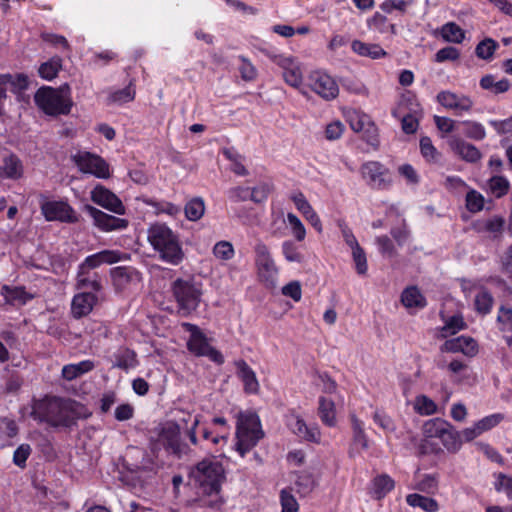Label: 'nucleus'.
Segmentation results:
<instances>
[{
  "instance_id": "13",
  "label": "nucleus",
  "mask_w": 512,
  "mask_h": 512,
  "mask_svg": "<svg viewBox=\"0 0 512 512\" xmlns=\"http://www.w3.org/2000/svg\"><path fill=\"white\" fill-rule=\"evenodd\" d=\"M308 85L324 100H333L339 94L337 82L324 71H314L308 77Z\"/></svg>"
},
{
  "instance_id": "43",
  "label": "nucleus",
  "mask_w": 512,
  "mask_h": 512,
  "mask_svg": "<svg viewBox=\"0 0 512 512\" xmlns=\"http://www.w3.org/2000/svg\"><path fill=\"white\" fill-rule=\"evenodd\" d=\"M62 68V60L59 57H53L47 62H44L39 67V75L45 80L54 79L60 69Z\"/></svg>"
},
{
  "instance_id": "25",
  "label": "nucleus",
  "mask_w": 512,
  "mask_h": 512,
  "mask_svg": "<svg viewBox=\"0 0 512 512\" xmlns=\"http://www.w3.org/2000/svg\"><path fill=\"white\" fill-rule=\"evenodd\" d=\"M176 424L180 425V430L182 428H186L187 435L193 445H197L198 440L196 437V428L200 423L199 415L192 416L189 412H185L183 410H178Z\"/></svg>"
},
{
  "instance_id": "6",
  "label": "nucleus",
  "mask_w": 512,
  "mask_h": 512,
  "mask_svg": "<svg viewBox=\"0 0 512 512\" xmlns=\"http://www.w3.org/2000/svg\"><path fill=\"white\" fill-rule=\"evenodd\" d=\"M172 292L182 315H189L198 307L201 291L191 280H175L172 284Z\"/></svg>"
},
{
  "instance_id": "60",
  "label": "nucleus",
  "mask_w": 512,
  "mask_h": 512,
  "mask_svg": "<svg viewBox=\"0 0 512 512\" xmlns=\"http://www.w3.org/2000/svg\"><path fill=\"white\" fill-rule=\"evenodd\" d=\"M496 47H497V44L494 40L485 39L477 45L476 55L479 58L488 59L493 55Z\"/></svg>"
},
{
  "instance_id": "46",
  "label": "nucleus",
  "mask_w": 512,
  "mask_h": 512,
  "mask_svg": "<svg viewBox=\"0 0 512 512\" xmlns=\"http://www.w3.org/2000/svg\"><path fill=\"white\" fill-rule=\"evenodd\" d=\"M2 295L7 302L13 305H22L31 299V296H29L22 288L10 289L5 286L2 288Z\"/></svg>"
},
{
  "instance_id": "47",
  "label": "nucleus",
  "mask_w": 512,
  "mask_h": 512,
  "mask_svg": "<svg viewBox=\"0 0 512 512\" xmlns=\"http://www.w3.org/2000/svg\"><path fill=\"white\" fill-rule=\"evenodd\" d=\"M213 255L218 260L228 261L234 257L235 250L229 241H219L213 247Z\"/></svg>"
},
{
  "instance_id": "19",
  "label": "nucleus",
  "mask_w": 512,
  "mask_h": 512,
  "mask_svg": "<svg viewBox=\"0 0 512 512\" xmlns=\"http://www.w3.org/2000/svg\"><path fill=\"white\" fill-rule=\"evenodd\" d=\"M41 211L48 221L75 222L73 209L63 201H48L41 205Z\"/></svg>"
},
{
  "instance_id": "38",
  "label": "nucleus",
  "mask_w": 512,
  "mask_h": 512,
  "mask_svg": "<svg viewBox=\"0 0 512 512\" xmlns=\"http://www.w3.org/2000/svg\"><path fill=\"white\" fill-rule=\"evenodd\" d=\"M135 95L136 91L134 84L130 82L128 86H126L125 88L110 92L108 101L111 104L123 105L125 103L133 101Z\"/></svg>"
},
{
  "instance_id": "24",
  "label": "nucleus",
  "mask_w": 512,
  "mask_h": 512,
  "mask_svg": "<svg viewBox=\"0 0 512 512\" xmlns=\"http://www.w3.org/2000/svg\"><path fill=\"white\" fill-rule=\"evenodd\" d=\"M452 150L464 161L475 163L482 158V154L479 149L460 139L451 142Z\"/></svg>"
},
{
  "instance_id": "59",
  "label": "nucleus",
  "mask_w": 512,
  "mask_h": 512,
  "mask_svg": "<svg viewBox=\"0 0 512 512\" xmlns=\"http://www.w3.org/2000/svg\"><path fill=\"white\" fill-rule=\"evenodd\" d=\"M280 502L282 506V512H297L298 503L295 497L288 491L282 490L280 493Z\"/></svg>"
},
{
  "instance_id": "31",
  "label": "nucleus",
  "mask_w": 512,
  "mask_h": 512,
  "mask_svg": "<svg viewBox=\"0 0 512 512\" xmlns=\"http://www.w3.org/2000/svg\"><path fill=\"white\" fill-rule=\"evenodd\" d=\"M484 188L495 198H502L508 193L510 182L505 176L495 174L487 180Z\"/></svg>"
},
{
  "instance_id": "32",
  "label": "nucleus",
  "mask_w": 512,
  "mask_h": 512,
  "mask_svg": "<svg viewBox=\"0 0 512 512\" xmlns=\"http://www.w3.org/2000/svg\"><path fill=\"white\" fill-rule=\"evenodd\" d=\"M112 366L115 368L129 370L137 366V356L133 350L128 348H119L113 355Z\"/></svg>"
},
{
  "instance_id": "49",
  "label": "nucleus",
  "mask_w": 512,
  "mask_h": 512,
  "mask_svg": "<svg viewBox=\"0 0 512 512\" xmlns=\"http://www.w3.org/2000/svg\"><path fill=\"white\" fill-rule=\"evenodd\" d=\"M77 288H89L94 291H98L101 288V285L99 281L96 279V276L91 278L88 275L87 270H82L81 267H79L78 275H77Z\"/></svg>"
},
{
  "instance_id": "3",
  "label": "nucleus",
  "mask_w": 512,
  "mask_h": 512,
  "mask_svg": "<svg viewBox=\"0 0 512 512\" xmlns=\"http://www.w3.org/2000/svg\"><path fill=\"white\" fill-rule=\"evenodd\" d=\"M263 437L260 420L254 413L238 414L236 425L235 450L244 457Z\"/></svg>"
},
{
  "instance_id": "64",
  "label": "nucleus",
  "mask_w": 512,
  "mask_h": 512,
  "mask_svg": "<svg viewBox=\"0 0 512 512\" xmlns=\"http://www.w3.org/2000/svg\"><path fill=\"white\" fill-rule=\"evenodd\" d=\"M497 320L503 331L512 332V310L510 308L501 307Z\"/></svg>"
},
{
  "instance_id": "58",
  "label": "nucleus",
  "mask_w": 512,
  "mask_h": 512,
  "mask_svg": "<svg viewBox=\"0 0 512 512\" xmlns=\"http://www.w3.org/2000/svg\"><path fill=\"white\" fill-rule=\"evenodd\" d=\"M373 420L386 432H394L396 429L394 421L383 411L376 410L373 414Z\"/></svg>"
},
{
  "instance_id": "34",
  "label": "nucleus",
  "mask_w": 512,
  "mask_h": 512,
  "mask_svg": "<svg viewBox=\"0 0 512 512\" xmlns=\"http://www.w3.org/2000/svg\"><path fill=\"white\" fill-rule=\"evenodd\" d=\"M401 302L407 309H422L426 300L416 287L406 288L401 295Z\"/></svg>"
},
{
  "instance_id": "40",
  "label": "nucleus",
  "mask_w": 512,
  "mask_h": 512,
  "mask_svg": "<svg viewBox=\"0 0 512 512\" xmlns=\"http://www.w3.org/2000/svg\"><path fill=\"white\" fill-rule=\"evenodd\" d=\"M393 488L394 480L390 476L383 474L374 478L372 493L375 498L381 499Z\"/></svg>"
},
{
  "instance_id": "52",
  "label": "nucleus",
  "mask_w": 512,
  "mask_h": 512,
  "mask_svg": "<svg viewBox=\"0 0 512 512\" xmlns=\"http://www.w3.org/2000/svg\"><path fill=\"white\" fill-rule=\"evenodd\" d=\"M494 487L496 491L504 492L508 499L512 500V476L503 473L496 474Z\"/></svg>"
},
{
  "instance_id": "44",
  "label": "nucleus",
  "mask_w": 512,
  "mask_h": 512,
  "mask_svg": "<svg viewBox=\"0 0 512 512\" xmlns=\"http://www.w3.org/2000/svg\"><path fill=\"white\" fill-rule=\"evenodd\" d=\"M441 35L445 41L457 44L461 43L465 38L464 31L453 22L442 26Z\"/></svg>"
},
{
  "instance_id": "50",
  "label": "nucleus",
  "mask_w": 512,
  "mask_h": 512,
  "mask_svg": "<svg viewBox=\"0 0 512 512\" xmlns=\"http://www.w3.org/2000/svg\"><path fill=\"white\" fill-rule=\"evenodd\" d=\"M504 414L502 413H494L488 416L483 417L482 419L475 422L480 429V432L483 434L487 431H490L497 425H499L504 420Z\"/></svg>"
},
{
  "instance_id": "23",
  "label": "nucleus",
  "mask_w": 512,
  "mask_h": 512,
  "mask_svg": "<svg viewBox=\"0 0 512 512\" xmlns=\"http://www.w3.org/2000/svg\"><path fill=\"white\" fill-rule=\"evenodd\" d=\"M237 375L241 379L244 391L249 394H256L259 391V382L255 372L245 361L236 362Z\"/></svg>"
},
{
  "instance_id": "45",
  "label": "nucleus",
  "mask_w": 512,
  "mask_h": 512,
  "mask_svg": "<svg viewBox=\"0 0 512 512\" xmlns=\"http://www.w3.org/2000/svg\"><path fill=\"white\" fill-rule=\"evenodd\" d=\"M493 305L492 295L485 289L481 288L477 291L474 300L475 310L480 314H488Z\"/></svg>"
},
{
  "instance_id": "61",
  "label": "nucleus",
  "mask_w": 512,
  "mask_h": 512,
  "mask_svg": "<svg viewBox=\"0 0 512 512\" xmlns=\"http://www.w3.org/2000/svg\"><path fill=\"white\" fill-rule=\"evenodd\" d=\"M241 64L239 65V72L241 78L245 81H253L257 77V70L254 65L246 58L240 57Z\"/></svg>"
},
{
  "instance_id": "14",
  "label": "nucleus",
  "mask_w": 512,
  "mask_h": 512,
  "mask_svg": "<svg viewBox=\"0 0 512 512\" xmlns=\"http://www.w3.org/2000/svg\"><path fill=\"white\" fill-rule=\"evenodd\" d=\"M362 178L374 189H386L391 180L388 176V169L377 161H368L360 168Z\"/></svg>"
},
{
  "instance_id": "5",
  "label": "nucleus",
  "mask_w": 512,
  "mask_h": 512,
  "mask_svg": "<svg viewBox=\"0 0 512 512\" xmlns=\"http://www.w3.org/2000/svg\"><path fill=\"white\" fill-rule=\"evenodd\" d=\"M180 431L179 424L173 421L166 422L155 429V435H151V441L155 443V447L163 446L170 453L182 457L187 455L190 449L181 441Z\"/></svg>"
},
{
  "instance_id": "48",
  "label": "nucleus",
  "mask_w": 512,
  "mask_h": 512,
  "mask_svg": "<svg viewBox=\"0 0 512 512\" xmlns=\"http://www.w3.org/2000/svg\"><path fill=\"white\" fill-rule=\"evenodd\" d=\"M414 409L421 415H431L436 412L437 406L432 399L420 395L415 399Z\"/></svg>"
},
{
  "instance_id": "39",
  "label": "nucleus",
  "mask_w": 512,
  "mask_h": 512,
  "mask_svg": "<svg viewBox=\"0 0 512 512\" xmlns=\"http://www.w3.org/2000/svg\"><path fill=\"white\" fill-rule=\"evenodd\" d=\"M185 216L189 221H198L205 213V203L200 197L189 200L184 208Z\"/></svg>"
},
{
  "instance_id": "4",
  "label": "nucleus",
  "mask_w": 512,
  "mask_h": 512,
  "mask_svg": "<svg viewBox=\"0 0 512 512\" xmlns=\"http://www.w3.org/2000/svg\"><path fill=\"white\" fill-rule=\"evenodd\" d=\"M35 102L41 110L52 116L70 113L73 104L70 89L67 85L59 89L52 87L40 88L35 94Z\"/></svg>"
},
{
  "instance_id": "26",
  "label": "nucleus",
  "mask_w": 512,
  "mask_h": 512,
  "mask_svg": "<svg viewBox=\"0 0 512 512\" xmlns=\"http://www.w3.org/2000/svg\"><path fill=\"white\" fill-rule=\"evenodd\" d=\"M114 285L118 289H124L129 283L139 282V273L130 267H116L111 271Z\"/></svg>"
},
{
  "instance_id": "42",
  "label": "nucleus",
  "mask_w": 512,
  "mask_h": 512,
  "mask_svg": "<svg viewBox=\"0 0 512 512\" xmlns=\"http://www.w3.org/2000/svg\"><path fill=\"white\" fill-rule=\"evenodd\" d=\"M283 223L290 228L292 236L299 242L306 237V229L301 220L293 213H288L286 218L282 219Z\"/></svg>"
},
{
  "instance_id": "27",
  "label": "nucleus",
  "mask_w": 512,
  "mask_h": 512,
  "mask_svg": "<svg viewBox=\"0 0 512 512\" xmlns=\"http://www.w3.org/2000/svg\"><path fill=\"white\" fill-rule=\"evenodd\" d=\"M318 414L322 423L328 427L337 425V412L334 401L326 397H319Z\"/></svg>"
},
{
  "instance_id": "20",
  "label": "nucleus",
  "mask_w": 512,
  "mask_h": 512,
  "mask_svg": "<svg viewBox=\"0 0 512 512\" xmlns=\"http://www.w3.org/2000/svg\"><path fill=\"white\" fill-rule=\"evenodd\" d=\"M441 351L450 353H462L467 357H475L478 354L479 347L476 340L469 336H459L447 340L442 346Z\"/></svg>"
},
{
  "instance_id": "22",
  "label": "nucleus",
  "mask_w": 512,
  "mask_h": 512,
  "mask_svg": "<svg viewBox=\"0 0 512 512\" xmlns=\"http://www.w3.org/2000/svg\"><path fill=\"white\" fill-rule=\"evenodd\" d=\"M97 302V297L91 292H81L76 294L71 302V314L79 319L87 316L93 310Z\"/></svg>"
},
{
  "instance_id": "8",
  "label": "nucleus",
  "mask_w": 512,
  "mask_h": 512,
  "mask_svg": "<svg viewBox=\"0 0 512 512\" xmlns=\"http://www.w3.org/2000/svg\"><path fill=\"white\" fill-rule=\"evenodd\" d=\"M424 430L428 437L439 438L448 451L457 452L462 446L460 432L451 429L444 421L430 420L425 424Z\"/></svg>"
},
{
  "instance_id": "57",
  "label": "nucleus",
  "mask_w": 512,
  "mask_h": 512,
  "mask_svg": "<svg viewBox=\"0 0 512 512\" xmlns=\"http://www.w3.org/2000/svg\"><path fill=\"white\" fill-rule=\"evenodd\" d=\"M393 115L402 122V129L407 134H413L418 128V120L411 114L402 115L399 110H394Z\"/></svg>"
},
{
  "instance_id": "15",
  "label": "nucleus",
  "mask_w": 512,
  "mask_h": 512,
  "mask_svg": "<svg viewBox=\"0 0 512 512\" xmlns=\"http://www.w3.org/2000/svg\"><path fill=\"white\" fill-rule=\"evenodd\" d=\"M436 99L440 105L445 109L453 111L457 116L469 113L474 105L473 100L469 96L449 90L439 92Z\"/></svg>"
},
{
  "instance_id": "53",
  "label": "nucleus",
  "mask_w": 512,
  "mask_h": 512,
  "mask_svg": "<svg viewBox=\"0 0 512 512\" xmlns=\"http://www.w3.org/2000/svg\"><path fill=\"white\" fill-rule=\"evenodd\" d=\"M282 254L284 258L289 262L300 263L303 259L301 253L298 251V247L291 240H286L281 245Z\"/></svg>"
},
{
  "instance_id": "11",
  "label": "nucleus",
  "mask_w": 512,
  "mask_h": 512,
  "mask_svg": "<svg viewBox=\"0 0 512 512\" xmlns=\"http://www.w3.org/2000/svg\"><path fill=\"white\" fill-rule=\"evenodd\" d=\"M182 326L191 334L187 345L192 353L198 356H207L218 364L223 363V355L209 345L206 337L197 326L191 323H183Z\"/></svg>"
},
{
  "instance_id": "51",
  "label": "nucleus",
  "mask_w": 512,
  "mask_h": 512,
  "mask_svg": "<svg viewBox=\"0 0 512 512\" xmlns=\"http://www.w3.org/2000/svg\"><path fill=\"white\" fill-rule=\"evenodd\" d=\"M484 201L483 195L474 189L466 195V207L472 213L481 211L484 208Z\"/></svg>"
},
{
  "instance_id": "10",
  "label": "nucleus",
  "mask_w": 512,
  "mask_h": 512,
  "mask_svg": "<svg viewBox=\"0 0 512 512\" xmlns=\"http://www.w3.org/2000/svg\"><path fill=\"white\" fill-rule=\"evenodd\" d=\"M72 159L83 173L100 179H108L111 176L109 164L99 155L83 151L73 155Z\"/></svg>"
},
{
  "instance_id": "41",
  "label": "nucleus",
  "mask_w": 512,
  "mask_h": 512,
  "mask_svg": "<svg viewBox=\"0 0 512 512\" xmlns=\"http://www.w3.org/2000/svg\"><path fill=\"white\" fill-rule=\"evenodd\" d=\"M444 321L445 324L440 330L441 337L443 338L455 335L457 332L465 329L466 327V323L463 317L459 314L453 315Z\"/></svg>"
},
{
  "instance_id": "29",
  "label": "nucleus",
  "mask_w": 512,
  "mask_h": 512,
  "mask_svg": "<svg viewBox=\"0 0 512 512\" xmlns=\"http://www.w3.org/2000/svg\"><path fill=\"white\" fill-rule=\"evenodd\" d=\"M0 87L18 93L28 87V77L21 73L0 74Z\"/></svg>"
},
{
  "instance_id": "9",
  "label": "nucleus",
  "mask_w": 512,
  "mask_h": 512,
  "mask_svg": "<svg viewBox=\"0 0 512 512\" xmlns=\"http://www.w3.org/2000/svg\"><path fill=\"white\" fill-rule=\"evenodd\" d=\"M255 255L259 278L267 286L274 287L277 283L278 268L271 256L269 248L264 243H257L255 246Z\"/></svg>"
},
{
  "instance_id": "21",
  "label": "nucleus",
  "mask_w": 512,
  "mask_h": 512,
  "mask_svg": "<svg viewBox=\"0 0 512 512\" xmlns=\"http://www.w3.org/2000/svg\"><path fill=\"white\" fill-rule=\"evenodd\" d=\"M351 428H352V443L349 451L350 456L354 452L360 450H367L369 448V438L365 433L364 422L360 420L355 414H350Z\"/></svg>"
},
{
  "instance_id": "36",
  "label": "nucleus",
  "mask_w": 512,
  "mask_h": 512,
  "mask_svg": "<svg viewBox=\"0 0 512 512\" xmlns=\"http://www.w3.org/2000/svg\"><path fill=\"white\" fill-rule=\"evenodd\" d=\"M480 86L494 94H500L509 90L510 82L505 78L497 80L493 75H486L480 80Z\"/></svg>"
},
{
  "instance_id": "18",
  "label": "nucleus",
  "mask_w": 512,
  "mask_h": 512,
  "mask_svg": "<svg viewBox=\"0 0 512 512\" xmlns=\"http://www.w3.org/2000/svg\"><path fill=\"white\" fill-rule=\"evenodd\" d=\"M87 211L93 219L94 225L103 232L124 230L128 227V220L109 215L93 206H87Z\"/></svg>"
},
{
  "instance_id": "17",
  "label": "nucleus",
  "mask_w": 512,
  "mask_h": 512,
  "mask_svg": "<svg viewBox=\"0 0 512 512\" xmlns=\"http://www.w3.org/2000/svg\"><path fill=\"white\" fill-rule=\"evenodd\" d=\"M273 61L283 70V78L288 85L294 88L302 86V70L294 58L285 55H275L273 56Z\"/></svg>"
},
{
  "instance_id": "63",
  "label": "nucleus",
  "mask_w": 512,
  "mask_h": 512,
  "mask_svg": "<svg viewBox=\"0 0 512 512\" xmlns=\"http://www.w3.org/2000/svg\"><path fill=\"white\" fill-rule=\"evenodd\" d=\"M97 254L100 264H114L124 259V254L117 250H103Z\"/></svg>"
},
{
  "instance_id": "56",
  "label": "nucleus",
  "mask_w": 512,
  "mask_h": 512,
  "mask_svg": "<svg viewBox=\"0 0 512 512\" xmlns=\"http://www.w3.org/2000/svg\"><path fill=\"white\" fill-rule=\"evenodd\" d=\"M352 252V258L355 264V269L359 275H366L368 270L367 258L364 250L360 247L354 249Z\"/></svg>"
},
{
  "instance_id": "1",
  "label": "nucleus",
  "mask_w": 512,
  "mask_h": 512,
  "mask_svg": "<svg viewBox=\"0 0 512 512\" xmlns=\"http://www.w3.org/2000/svg\"><path fill=\"white\" fill-rule=\"evenodd\" d=\"M190 478L203 496L199 503L203 507L219 510L224 504L220 495L221 485L225 480V471L221 463L204 459L199 462L190 473Z\"/></svg>"
},
{
  "instance_id": "54",
  "label": "nucleus",
  "mask_w": 512,
  "mask_h": 512,
  "mask_svg": "<svg viewBox=\"0 0 512 512\" xmlns=\"http://www.w3.org/2000/svg\"><path fill=\"white\" fill-rule=\"evenodd\" d=\"M463 125L466 126L465 134L467 137L474 140H483L486 137L484 126L475 121H464Z\"/></svg>"
},
{
  "instance_id": "12",
  "label": "nucleus",
  "mask_w": 512,
  "mask_h": 512,
  "mask_svg": "<svg viewBox=\"0 0 512 512\" xmlns=\"http://www.w3.org/2000/svg\"><path fill=\"white\" fill-rule=\"evenodd\" d=\"M287 428L300 439L320 443L321 432L317 424L308 425L300 414L291 410L285 416Z\"/></svg>"
},
{
  "instance_id": "16",
  "label": "nucleus",
  "mask_w": 512,
  "mask_h": 512,
  "mask_svg": "<svg viewBox=\"0 0 512 512\" xmlns=\"http://www.w3.org/2000/svg\"><path fill=\"white\" fill-rule=\"evenodd\" d=\"M91 200L102 208L117 215H124L126 208L119 197L102 185H97L91 191Z\"/></svg>"
},
{
  "instance_id": "2",
  "label": "nucleus",
  "mask_w": 512,
  "mask_h": 512,
  "mask_svg": "<svg viewBox=\"0 0 512 512\" xmlns=\"http://www.w3.org/2000/svg\"><path fill=\"white\" fill-rule=\"evenodd\" d=\"M147 239L159 258L171 265H179L184 259L179 236L166 224H152L147 231Z\"/></svg>"
},
{
  "instance_id": "33",
  "label": "nucleus",
  "mask_w": 512,
  "mask_h": 512,
  "mask_svg": "<svg viewBox=\"0 0 512 512\" xmlns=\"http://www.w3.org/2000/svg\"><path fill=\"white\" fill-rule=\"evenodd\" d=\"M95 364L92 360H83L74 364H67L62 368V376L68 381H72L77 377L93 370Z\"/></svg>"
},
{
  "instance_id": "37",
  "label": "nucleus",
  "mask_w": 512,
  "mask_h": 512,
  "mask_svg": "<svg viewBox=\"0 0 512 512\" xmlns=\"http://www.w3.org/2000/svg\"><path fill=\"white\" fill-rule=\"evenodd\" d=\"M346 118L351 129L355 132L369 131V128H371L370 118L362 112L350 110L346 113Z\"/></svg>"
},
{
  "instance_id": "35",
  "label": "nucleus",
  "mask_w": 512,
  "mask_h": 512,
  "mask_svg": "<svg viewBox=\"0 0 512 512\" xmlns=\"http://www.w3.org/2000/svg\"><path fill=\"white\" fill-rule=\"evenodd\" d=\"M406 501L410 506L419 507L425 512H437L439 510V505L435 499L420 494H409Z\"/></svg>"
},
{
  "instance_id": "7",
  "label": "nucleus",
  "mask_w": 512,
  "mask_h": 512,
  "mask_svg": "<svg viewBox=\"0 0 512 512\" xmlns=\"http://www.w3.org/2000/svg\"><path fill=\"white\" fill-rule=\"evenodd\" d=\"M34 413L40 420L58 426L68 419V404L60 398H47L36 405Z\"/></svg>"
},
{
  "instance_id": "30",
  "label": "nucleus",
  "mask_w": 512,
  "mask_h": 512,
  "mask_svg": "<svg viewBox=\"0 0 512 512\" xmlns=\"http://www.w3.org/2000/svg\"><path fill=\"white\" fill-rule=\"evenodd\" d=\"M354 53L362 57L379 59L386 56L385 50L378 44H368L360 40H354L351 44Z\"/></svg>"
},
{
  "instance_id": "28",
  "label": "nucleus",
  "mask_w": 512,
  "mask_h": 512,
  "mask_svg": "<svg viewBox=\"0 0 512 512\" xmlns=\"http://www.w3.org/2000/svg\"><path fill=\"white\" fill-rule=\"evenodd\" d=\"M23 174V166L20 159L15 155L4 157L0 164V177L18 179Z\"/></svg>"
},
{
  "instance_id": "62",
  "label": "nucleus",
  "mask_w": 512,
  "mask_h": 512,
  "mask_svg": "<svg viewBox=\"0 0 512 512\" xmlns=\"http://www.w3.org/2000/svg\"><path fill=\"white\" fill-rule=\"evenodd\" d=\"M459 50L452 46L444 47L437 51L435 54V61L442 63L445 61H455L459 58Z\"/></svg>"
},
{
  "instance_id": "55",
  "label": "nucleus",
  "mask_w": 512,
  "mask_h": 512,
  "mask_svg": "<svg viewBox=\"0 0 512 512\" xmlns=\"http://www.w3.org/2000/svg\"><path fill=\"white\" fill-rule=\"evenodd\" d=\"M420 150L422 156L427 161H437L439 159L440 154L429 137H422L420 139Z\"/></svg>"
}]
</instances>
